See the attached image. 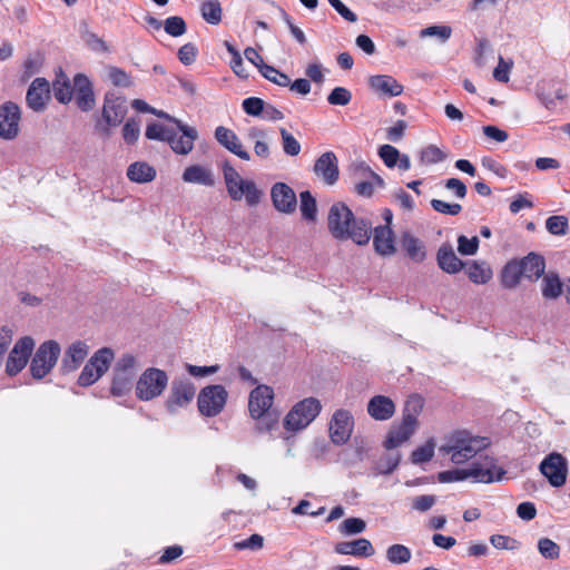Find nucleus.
Listing matches in <instances>:
<instances>
[{"mask_svg": "<svg viewBox=\"0 0 570 570\" xmlns=\"http://www.w3.org/2000/svg\"><path fill=\"white\" fill-rule=\"evenodd\" d=\"M327 226L332 236L338 240L351 239L363 246L371 239L372 223L366 218L355 217L343 203L332 205L327 216Z\"/></svg>", "mask_w": 570, "mask_h": 570, "instance_id": "f257e3e1", "label": "nucleus"}, {"mask_svg": "<svg viewBox=\"0 0 570 570\" xmlns=\"http://www.w3.org/2000/svg\"><path fill=\"white\" fill-rule=\"evenodd\" d=\"M489 444L487 438L461 430L445 436L444 442L439 448V453L442 456H448L451 463L460 465L475 458Z\"/></svg>", "mask_w": 570, "mask_h": 570, "instance_id": "f03ea898", "label": "nucleus"}, {"mask_svg": "<svg viewBox=\"0 0 570 570\" xmlns=\"http://www.w3.org/2000/svg\"><path fill=\"white\" fill-rule=\"evenodd\" d=\"M273 401L274 391L267 385H258L249 394L248 411L255 420V431L259 434L278 429L279 413L272 410Z\"/></svg>", "mask_w": 570, "mask_h": 570, "instance_id": "7ed1b4c3", "label": "nucleus"}, {"mask_svg": "<svg viewBox=\"0 0 570 570\" xmlns=\"http://www.w3.org/2000/svg\"><path fill=\"white\" fill-rule=\"evenodd\" d=\"M424 401L420 395H411L404 405L402 420L392 426L384 441V446L392 450L410 440L419 428V415L423 410Z\"/></svg>", "mask_w": 570, "mask_h": 570, "instance_id": "20e7f679", "label": "nucleus"}, {"mask_svg": "<svg viewBox=\"0 0 570 570\" xmlns=\"http://www.w3.org/2000/svg\"><path fill=\"white\" fill-rule=\"evenodd\" d=\"M224 180L228 196L234 202L243 198L249 207L257 206L262 198V191L252 179H244L239 173L228 163L223 166Z\"/></svg>", "mask_w": 570, "mask_h": 570, "instance_id": "39448f33", "label": "nucleus"}, {"mask_svg": "<svg viewBox=\"0 0 570 570\" xmlns=\"http://www.w3.org/2000/svg\"><path fill=\"white\" fill-rule=\"evenodd\" d=\"M138 366V358L130 353L118 357L114 366L110 387L114 396H125L131 391Z\"/></svg>", "mask_w": 570, "mask_h": 570, "instance_id": "423d86ee", "label": "nucleus"}, {"mask_svg": "<svg viewBox=\"0 0 570 570\" xmlns=\"http://www.w3.org/2000/svg\"><path fill=\"white\" fill-rule=\"evenodd\" d=\"M61 355V346L55 340L42 342L31 357L29 371L35 380H42L57 365Z\"/></svg>", "mask_w": 570, "mask_h": 570, "instance_id": "0eeeda50", "label": "nucleus"}, {"mask_svg": "<svg viewBox=\"0 0 570 570\" xmlns=\"http://www.w3.org/2000/svg\"><path fill=\"white\" fill-rule=\"evenodd\" d=\"M321 401L316 397H306L297 402L287 413L284 426L288 431H301L307 428L320 414Z\"/></svg>", "mask_w": 570, "mask_h": 570, "instance_id": "6e6552de", "label": "nucleus"}, {"mask_svg": "<svg viewBox=\"0 0 570 570\" xmlns=\"http://www.w3.org/2000/svg\"><path fill=\"white\" fill-rule=\"evenodd\" d=\"M168 375L157 367L146 368L136 382V396L140 401H151L163 394L168 385Z\"/></svg>", "mask_w": 570, "mask_h": 570, "instance_id": "1a4fd4ad", "label": "nucleus"}, {"mask_svg": "<svg viewBox=\"0 0 570 570\" xmlns=\"http://www.w3.org/2000/svg\"><path fill=\"white\" fill-rule=\"evenodd\" d=\"M228 393L223 385H208L200 390L197 405L200 414L213 417L218 415L225 407Z\"/></svg>", "mask_w": 570, "mask_h": 570, "instance_id": "9d476101", "label": "nucleus"}, {"mask_svg": "<svg viewBox=\"0 0 570 570\" xmlns=\"http://www.w3.org/2000/svg\"><path fill=\"white\" fill-rule=\"evenodd\" d=\"M196 386L187 379H175L171 382L168 397L165 402L166 410L174 414L186 407L195 397Z\"/></svg>", "mask_w": 570, "mask_h": 570, "instance_id": "9b49d317", "label": "nucleus"}, {"mask_svg": "<svg viewBox=\"0 0 570 570\" xmlns=\"http://www.w3.org/2000/svg\"><path fill=\"white\" fill-rule=\"evenodd\" d=\"M466 470L469 479L479 483L497 482L505 474V470L497 464L495 459L488 455L473 461Z\"/></svg>", "mask_w": 570, "mask_h": 570, "instance_id": "f8f14e48", "label": "nucleus"}, {"mask_svg": "<svg viewBox=\"0 0 570 570\" xmlns=\"http://www.w3.org/2000/svg\"><path fill=\"white\" fill-rule=\"evenodd\" d=\"M35 345V340L31 336H23L14 343L6 363V372L8 375L14 376L26 367L32 355Z\"/></svg>", "mask_w": 570, "mask_h": 570, "instance_id": "ddd939ff", "label": "nucleus"}, {"mask_svg": "<svg viewBox=\"0 0 570 570\" xmlns=\"http://www.w3.org/2000/svg\"><path fill=\"white\" fill-rule=\"evenodd\" d=\"M539 470L547 478L550 485L554 488L562 487L567 481L568 462L558 452L548 454L540 463Z\"/></svg>", "mask_w": 570, "mask_h": 570, "instance_id": "4468645a", "label": "nucleus"}, {"mask_svg": "<svg viewBox=\"0 0 570 570\" xmlns=\"http://www.w3.org/2000/svg\"><path fill=\"white\" fill-rule=\"evenodd\" d=\"M354 419L353 415L344 409L334 412L330 422V438L334 444H345L353 432Z\"/></svg>", "mask_w": 570, "mask_h": 570, "instance_id": "2eb2a0df", "label": "nucleus"}, {"mask_svg": "<svg viewBox=\"0 0 570 570\" xmlns=\"http://www.w3.org/2000/svg\"><path fill=\"white\" fill-rule=\"evenodd\" d=\"M21 112L19 107L8 101L0 106V138L12 140L20 131Z\"/></svg>", "mask_w": 570, "mask_h": 570, "instance_id": "dca6fc26", "label": "nucleus"}, {"mask_svg": "<svg viewBox=\"0 0 570 570\" xmlns=\"http://www.w3.org/2000/svg\"><path fill=\"white\" fill-rule=\"evenodd\" d=\"M89 345L81 340H76L70 343L63 351L60 371L62 374H69L80 367L89 354Z\"/></svg>", "mask_w": 570, "mask_h": 570, "instance_id": "f3484780", "label": "nucleus"}, {"mask_svg": "<svg viewBox=\"0 0 570 570\" xmlns=\"http://www.w3.org/2000/svg\"><path fill=\"white\" fill-rule=\"evenodd\" d=\"M271 198L276 210L283 214H293L297 207L296 194L285 183H276L272 186Z\"/></svg>", "mask_w": 570, "mask_h": 570, "instance_id": "a211bd4d", "label": "nucleus"}, {"mask_svg": "<svg viewBox=\"0 0 570 570\" xmlns=\"http://www.w3.org/2000/svg\"><path fill=\"white\" fill-rule=\"evenodd\" d=\"M128 108L126 100L115 94H107L102 106V119L109 127H117L122 122Z\"/></svg>", "mask_w": 570, "mask_h": 570, "instance_id": "6ab92c4d", "label": "nucleus"}, {"mask_svg": "<svg viewBox=\"0 0 570 570\" xmlns=\"http://www.w3.org/2000/svg\"><path fill=\"white\" fill-rule=\"evenodd\" d=\"M214 136H215V139L218 141V144L222 145L229 153L234 154L242 160H245V161L250 160V158H252L250 154L244 147L239 137L232 129L224 127V126H218L215 129Z\"/></svg>", "mask_w": 570, "mask_h": 570, "instance_id": "aec40b11", "label": "nucleus"}, {"mask_svg": "<svg viewBox=\"0 0 570 570\" xmlns=\"http://www.w3.org/2000/svg\"><path fill=\"white\" fill-rule=\"evenodd\" d=\"M176 126L181 135L178 136L177 132L173 130L168 144L176 154L187 155L193 150L194 141L197 139L198 132L195 128L189 127L181 121H176Z\"/></svg>", "mask_w": 570, "mask_h": 570, "instance_id": "412c9836", "label": "nucleus"}, {"mask_svg": "<svg viewBox=\"0 0 570 570\" xmlns=\"http://www.w3.org/2000/svg\"><path fill=\"white\" fill-rule=\"evenodd\" d=\"M315 175L327 185H333L338 179V161L333 151L322 154L314 165Z\"/></svg>", "mask_w": 570, "mask_h": 570, "instance_id": "4be33fe9", "label": "nucleus"}, {"mask_svg": "<svg viewBox=\"0 0 570 570\" xmlns=\"http://www.w3.org/2000/svg\"><path fill=\"white\" fill-rule=\"evenodd\" d=\"M373 233V246L375 253L383 257H390L395 254V240L394 233L391 226H377L372 227Z\"/></svg>", "mask_w": 570, "mask_h": 570, "instance_id": "5701e85b", "label": "nucleus"}, {"mask_svg": "<svg viewBox=\"0 0 570 570\" xmlns=\"http://www.w3.org/2000/svg\"><path fill=\"white\" fill-rule=\"evenodd\" d=\"M75 98L77 106L82 111H89L95 107V96L89 79L81 73L73 78Z\"/></svg>", "mask_w": 570, "mask_h": 570, "instance_id": "b1692460", "label": "nucleus"}, {"mask_svg": "<svg viewBox=\"0 0 570 570\" xmlns=\"http://www.w3.org/2000/svg\"><path fill=\"white\" fill-rule=\"evenodd\" d=\"M49 82L45 78H36L27 91L28 106L35 111L42 110L49 100Z\"/></svg>", "mask_w": 570, "mask_h": 570, "instance_id": "393cba45", "label": "nucleus"}, {"mask_svg": "<svg viewBox=\"0 0 570 570\" xmlns=\"http://www.w3.org/2000/svg\"><path fill=\"white\" fill-rule=\"evenodd\" d=\"M370 88L384 97H397L403 92V86L390 75H376L368 78Z\"/></svg>", "mask_w": 570, "mask_h": 570, "instance_id": "a878e982", "label": "nucleus"}, {"mask_svg": "<svg viewBox=\"0 0 570 570\" xmlns=\"http://www.w3.org/2000/svg\"><path fill=\"white\" fill-rule=\"evenodd\" d=\"M334 551L338 554L364 558L372 557L375 553L371 541L365 538L338 542L335 544Z\"/></svg>", "mask_w": 570, "mask_h": 570, "instance_id": "bb28decb", "label": "nucleus"}, {"mask_svg": "<svg viewBox=\"0 0 570 570\" xmlns=\"http://www.w3.org/2000/svg\"><path fill=\"white\" fill-rule=\"evenodd\" d=\"M367 413L376 421H387L395 413V404L389 396L375 395L367 403Z\"/></svg>", "mask_w": 570, "mask_h": 570, "instance_id": "cd10ccee", "label": "nucleus"}, {"mask_svg": "<svg viewBox=\"0 0 570 570\" xmlns=\"http://www.w3.org/2000/svg\"><path fill=\"white\" fill-rule=\"evenodd\" d=\"M439 267L448 274H456L462 271L465 264L455 255L450 244H443L436 253Z\"/></svg>", "mask_w": 570, "mask_h": 570, "instance_id": "c85d7f7f", "label": "nucleus"}, {"mask_svg": "<svg viewBox=\"0 0 570 570\" xmlns=\"http://www.w3.org/2000/svg\"><path fill=\"white\" fill-rule=\"evenodd\" d=\"M401 246L406 256L414 263H422L426 258V248L424 243L410 232H404L401 236Z\"/></svg>", "mask_w": 570, "mask_h": 570, "instance_id": "c756f323", "label": "nucleus"}, {"mask_svg": "<svg viewBox=\"0 0 570 570\" xmlns=\"http://www.w3.org/2000/svg\"><path fill=\"white\" fill-rule=\"evenodd\" d=\"M181 178L188 184H198L206 187H213L215 185L213 170L202 165H191L185 168Z\"/></svg>", "mask_w": 570, "mask_h": 570, "instance_id": "7c9ffc66", "label": "nucleus"}, {"mask_svg": "<svg viewBox=\"0 0 570 570\" xmlns=\"http://www.w3.org/2000/svg\"><path fill=\"white\" fill-rule=\"evenodd\" d=\"M518 262L523 277L529 281H538L544 274L546 262L541 255L530 253Z\"/></svg>", "mask_w": 570, "mask_h": 570, "instance_id": "2f4dec72", "label": "nucleus"}, {"mask_svg": "<svg viewBox=\"0 0 570 570\" xmlns=\"http://www.w3.org/2000/svg\"><path fill=\"white\" fill-rule=\"evenodd\" d=\"M541 282V293L543 298L554 301L558 299L563 292V284L557 273L550 272L543 274Z\"/></svg>", "mask_w": 570, "mask_h": 570, "instance_id": "473e14b6", "label": "nucleus"}, {"mask_svg": "<svg viewBox=\"0 0 570 570\" xmlns=\"http://www.w3.org/2000/svg\"><path fill=\"white\" fill-rule=\"evenodd\" d=\"M464 267L469 279L474 284H487L493 277L491 267L484 262L473 261Z\"/></svg>", "mask_w": 570, "mask_h": 570, "instance_id": "72a5a7b5", "label": "nucleus"}, {"mask_svg": "<svg viewBox=\"0 0 570 570\" xmlns=\"http://www.w3.org/2000/svg\"><path fill=\"white\" fill-rule=\"evenodd\" d=\"M247 137L254 142V153L257 157L267 159L271 156L268 135L266 130L258 127H252L247 131Z\"/></svg>", "mask_w": 570, "mask_h": 570, "instance_id": "f704fd0d", "label": "nucleus"}, {"mask_svg": "<svg viewBox=\"0 0 570 570\" xmlns=\"http://www.w3.org/2000/svg\"><path fill=\"white\" fill-rule=\"evenodd\" d=\"M127 177L138 184L149 183L155 179L156 169L145 161H136L128 167Z\"/></svg>", "mask_w": 570, "mask_h": 570, "instance_id": "c9c22d12", "label": "nucleus"}, {"mask_svg": "<svg viewBox=\"0 0 570 570\" xmlns=\"http://www.w3.org/2000/svg\"><path fill=\"white\" fill-rule=\"evenodd\" d=\"M366 179L355 183L354 189L357 195L363 197H370L374 193L375 186L382 187L384 185L383 179L370 169L361 168Z\"/></svg>", "mask_w": 570, "mask_h": 570, "instance_id": "e433bc0d", "label": "nucleus"}, {"mask_svg": "<svg viewBox=\"0 0 570 570\" xmlns=\"http://www.w3.org/2000/svg\"><path fill=\"white\" fill-rule=\"evenodd\" d=\"M521 277L523 275L519 262L511 261L502 269L501 284L508 289H513L520 284Z\"/></svg>", "mask_w": 570, "mask_h": 570, "instance_id": "4c0bfd02", "label": "nucleus"}, {"mask_svg": "<svg viewBox=\"0 0 570 570\" xmlns=\"http://www.w3.org/2000/svg\"><path fill=\"white\" fill-rule=\"evenodd\" d=\"M115 357L114 351L109 347H102L96 351L88 360L90 366L102 376L109 368Z\"/></svg>", "mask_w": 570, "mask_h": 570, "instance_id": "58836bf2", "label": "nucleus"}, {"mask_svg": "<svg viewBox=\"0 0 570 570\" xmlns=\"http://www.w3.org/2000/svg\"><path fill=\"white\" fill-rule=\"evenodd\" d=\"M200 13L203 19L213 26L220 23L223 17L222 4L218 0H202Z\"/></svg>", "mask_w": 570, "mask_h": 570, "instance_id": "ea45409f", "label": "nucleus"}, {"mask_svg": "<svg viewBox=\"0 0 570 570\" xmlns=\"http://www.w3.org/2000/svg\"><path fill=\"white\" fill-rule=\"evenodd\" d=\"M435 440L430 438L426 442L420 446H417L411 453V462L413 464H423L432 460L435 452Z\"/></svg>", "mask_w": 570, "mask_h": 570, "instance_id": "a19ab883", "label": "nucleus"}, {"mask_svg": "<svg viewBox=\"0 0 570 570\" xmlns=\"http://www.w3.org/2000/svg\"><path fill=\"white\" fill-rule=\"evenodd\" d=\"M386 559L392 564H404L411 560V550L400 543H394L386 549Z\"/></svg>", "mask_w": 570, "mask_h": 570, "instance_id": "79ce46f5", "label": "nucleus"}, {"mask_svg": "<svg viewBox=\"0 0 570 570\" xmlns=\"http://www.w3.org/2000/svg\"><path fill=\"white\" fill-rule=\"evenodd\" d=\"M299 209L304 219L315 222L317 216L316 200L308 190L299 194Z\"/></svg>", "mask_w": 570, "mask_h": 570, "instance_id": "37998d69", "label": "nucleus"}, {"mask_svg": "<svg viewBox=\"0 0 570 570\" xmlns=\"http://www.w3.org/2000/svg\"><path fill=\"white\" fill-rule=\"evenodd\" d=\"M52 89L53 96L59 102L67 104L72 99L75 88L72 89L66 77L57 79L52 85Z\"/></svg>", "mask_w": 570, "mask_h": 570, "instance_id": "c03bdc74", "label": "nucleus"}, {"mask_svg": "<svg viewBox=\"0 0 570 570\" xmlns=\"http://www.w3.org/2000/svg\"><path fill=\"white\" fill-rule=\"evenodd\" d=\"M173 128L158 122H151L146 128V137L150 140L167 141L171 137Z\"/></svg>", "mask_w": 570, "mask_h": 570, "instance_id": "a18cd8bd", "label": "nucleus"}, {"mask_svg": "<svg viewBox=\"0 0 570 570\" xmlns=\"http://www.w3.org/2000/svg\"><path fill=\"white\" fill-rule=\"evenodd\" d=\"M282 137L283 151L291 157H295L301 153L299 141L285 128L279 129Z\"/></svg>", "mask_w": 570, "mask_h": 570, "instance_id": "49530a36", "label": "nucleus"}, {"mask_svg": "<svg viewBox=\"0 0 570 570\" xmlns=\"http://www.w3.org/2000/svg\"><path fill=\"white\" fill-rule=\"evenodd\" d=\"M225 47L227 51L232 55L230 68L235 72L236 76L246 79L248 77V72L244 67V61L238 52V50L228 41L225 42Z\"/></svg>", "mask_w": 570, "mask_h": 570, "instance_id": "de8ad7c7", "label": "nucleus"}, {"mask_svg": "<svg viewBox=\"0 0 570 570\" xmlns=\"http://www.w3.org/2000/svg\"><path fill=\"white\" fill-rule=\"evenodd\" d=\"M366 529V523L361 518H347L340 524V532L343 535H354L362 533Z\"/></svg>", "mask_w": 570, "mask_h": 570, "instance_id": "09e8293b", "label": "nucleus"}, {"mask_svg": "<svg viewBox=\"0 0 570 570\" xmlns=\"http://www.w3.org/2000/svg\"><path fill=\"white\" fill-rule=\"evenodd\" d=\"M261 75L268 81L281 87H287L291 83V79L287 75L281 72L279 70L269 65L263 66Z\"/></svg>", "mask_w": 570, "mask_h": 570, "instance_id": "8fccbe9b", "label": "nucleus"}, {"mask_svg": "<svg viewBox=\"0 0 570 570\" xmlns=\"http://www.w3.org/2000/svg\"><path fill=\"white\" fill-rule=\"evenodd\" d=\"M546 227L552 235H566L569 228L568 218L562 215L550 216L546 220Z\"/></svg>", "mask_w": 570, "mask_h": 570, "instance_id": "3c124183", "label": "nucleus"}, {"mask_svg": "<svg viewBox=\"0 0 570 570\" xmlns=\"http://www.w3.org/2000/svg\"><path fill=\"white\" fill-rule=\"evenodd\" d=\"M164 29L171 37H180L186 32L187 26L181 17L173 16L164 21Z\"/></svg>", "mask_w": 570, "mask_h": 570, "instance_id": "603ef678", "label": "nucleus"}, {"mask_svg": "<svg viewBox=\"0 0 570 570\" xmlns=\"http://www.w3.org/2000/svg\"><path fill=\"white\" fill-rule=\"evenodd\" d=\"M140 136V122L136 118H129L124 127H122V138L124 140L132 145L135 144Z\"/></svg>", "mask_w": 570, "mask_h": 570, "instance_id": "864d4df0", "label": "nucleus"}, {"mask_svg": "<svg viewBox=\"0 0 570 570\" xmlns=\"http://www.w3.org/2000/svg\"><path fill=\"white\" fill-rule=\"evenodd\" d=\"M490 543L499 550H517L520 548V542L504 534H493L490 537Z\"/></svg>", "mask_w": 570, "mask_h": 570, "instance_id": "5fc2aeb1", "label": "nucleus"}, {"mask_svg": "<svg viewBox=\"0 0 570 570\" xmlns=\"http://www.w3.org/2000/svg\"><path fill=\"white\" fill-rule=\"evenodd\" d=\"M352 99V94L345 87H335L327 96V101L332 106H346Z\"/></svg>", "mask_w": 570, "mask_h": 570, "instance_id": "6e6d98bb", "label": "nucleus"}, {"mask_svg": "<svg viewBox=\"0 0 570 570\" xmlns=\"http://www.w3.org/2000/svg\"><path fill=\"white\" fill-rule=\"evenodd\" d=\"M538 550L543 558L550 559V560H554V559L559 558V554H560L559 546L554 541H552L551 539H548V538H542L539 540Z\"/></svg>", "mask_w": 570, "mask_h": 570, "instance_id": "4d7b16f0", "label": "nucleus"}, {"mask_svg": "<svg viewBox=\"0 0 570 570\" xmlns=\"http://www.w3.org/2000/svg\"><path fill=\"white\" fill-rule=\"evenodd\" d=\"M451 33L452 29L449 26H431L422 29L420 37H438L441 42H446L450 39Z\"/></svg>", "mask_w": 570, "mask_h": 570, "instance_id": "13d9d810", "label": "nucleus"}, {"mask_svg": "<svg viewBox=\"0 0 570 570\" xmlns=\"http://www.w3.org/2000/svg\"><path fill=\"white\" fill-rule=\"evenodd\" d=\"M468 470L464 469H452L438 473V480L441 483H452L468 480Z\"/></svg>", "mask_w": 570, "mask_h": 570, "instance_id": "bf43d9fd", "label": "nucleus"}, {"mask_svg": "<svg viewBox=\"0 0 570 570\" xmlns=\"http://www.w3.org/2000/svg\"><path fill=\"white\" fill-rule=\"evenodd\" d=\"M379 156L389 168L396 166L400 159V151L392 145H383L379 149Z\"/></svg>", "mask_w": 570, "mask_h": 570, "instance_id": "052dcab7", "label": "nucleus"}, {"mask_svg": "<svg viewBox=\"0 0 570 570\" xmlns=\"http://www.w3.org/2000/svg\"><path fill=\"white\" fill-rule=\"evenodd\" d=\"M445 157V154L434 145H430L421 151V161L429 165L441 163Z\"/></svg>", "mask_w": 570, "mask_h": 570, "instance_id": "680f3d73", "label": "nucleus"}, {"mask_svg": "<svg viewBox=\"0 0 570 570\" xmlns=\"http://www.w3.org/2000/svg\"><path fill=\"white\" fill-rule=\"evenodd\" d=\"M431 206L435 212L449 216H456L462 210V206L460 204H450L440 199H432Z\"/></svg>", "mask_w": 570, "mask_h": 570, "instance_id": "e2e57ef3", "label": "nucleus"}, {"mask_svg": "<svg viewBox=\"0 0 570 570\" xmlns=\"http://www.w3.org/2000/svg\"><path fill=\"white\" fill-rule=\"evenodd\" d=\"M479 248V239L476 236L468 238L463 235L458 238V250L462 255H474Z\"/></svg>", "mask_w": 570, "mask_h": 570, "instance_id": "0e129e2a", "label": "nucleus"}, {"mask_svg": "<svg viewBox=\"0 0 570 570\" xmlns=\"http://www.w3.org/2000/svg\"><path fill=\"white\" fill-rule=\"evenodd\" d=\"M100 377L101 376L99 375V373L96 372V370L92 366H90L89 362H87L81 373L79 374L78 384L80 386H90L94 383H96Z\"/></svg>", "mask_w": 570, "mask_h": 570, "instance_id": "69168bd1", "label": "nucleus"}, {"mask_svg": "<svg viewBox=\"0 0 570 570\" xmlns=\"http://www.w3.org/2000/svg\"><path fill=\"white\" fill-rule=\"evenodd\" d=\"M400 463V455H386L382 458L377 465L376 470L379 474H390L392 473Z\"/></svg>", "mask_w": 570, "mask_h": 570, "instance_id": "338daca9", "label": "nucleus"}, {"mask_svg": "<svg viewBox=\"0 0 570 570\" xmlns=\"http://www.w3.org/2000/svg\"><path fill=\"white\" fill-rule=\"evenodd\" d=\"M265 102L257 97H249L243 101V109L247 115L259 116L264 111Z\"/></svg>", "mask_w": 570, "mask_h": 570, "instance_id": "774afa93", "label": "nucleus"}]
</instances>
